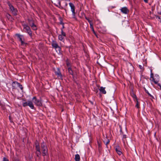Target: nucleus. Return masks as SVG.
Wrapping results in <instances>:
<instances>
[{
	"mask_svg": "<svg viewBox=\"0 0 161 161\" xmlns=\"http://www.w3.org/2000/svg\"><path fill=\"white\" fill-rule=\"evenodd\" d=\"M90 28L92 29V31H93V33L95 34H96V33L94 29V28H93V24L92 25H90Z\"/></svg>",
	"mask_w": 161,
	"mask_h": 161,
	"instance_id": "25",
	"label": "nucleus"
},
{
	"mask_svg": "<svg viewBox=\"0 0 161 161\" xmlns=\"http://www.w3.org/2000/svg\"><path fill=\"white\" fill-rule=\"evenodd\" d=\"M65 5H66V6H67V5H68V4H67V3H65Z\"/></svg>",
	"mask_w": 161,
	"mask_h": 161,
	"instance_id": "45",
	"label": "nucleus"
},
{
	"mask_svg": "<svg viewBox=\"0 0 161 161\" xmlns=\"http://www.w3.org/2000/svg\"><path fill=\"white\" fill-rule=\"evenodd\" d=\"M69 4L71 8V10L72 12L73 18L76 19V18L75 15L76 13L75 12V7L74 4L72 3H70Z\"/></svg>",
	"mask_w": 161,
	"mask_h": 161,
	"instance_id": "3",
	"label": "nucleus"
},
{
	"mask_svg": "<svg viewBox=\"0 0 161 161\" xmlns=\"http://www.w3.org/2000/svg\"><path fill=\"white\" fill-rule=\"evenodd\" d=\"M65 36H63L62 35H59L58 36V38L59 40L61 41H63L64 40V37Z\"/></svg>",
	"mask_w": 161,
	"mask_h": 161,
	"instance_id": "18",
	"label": "nucleus"
},
{
	"mask_svg": "<svg viewBox=\"0 0 161 161\" xmlns=\"http://www.w3.org/2000/svg\"><path fill=\"white\" fill-rule=\"evenodd\" d=\"M61 34H60L61 35H62L63 36H66V33L64 32L63 30H62V29H61Z\"/></svg>",
	"mask_w": 161,
	"mask_h": 161,
	"instance_id": "24",
	"label": "nucleus"
},
{
	"mask_svg": "<svg viewBox=\"0 0 161 161\" xmlns=\"http://www.w3.org/2000/svg\"><path fill=\"white\" fill-rule=\"evenodd\" d=\"M34 100L33 102L36 106L39 107H42V105L41 100L37 99L36 97H34L32 99Z\"/></svg>",
	"mask_w": 161,
	"mask_h": 161,
	"instance_id": "7",
	"label": "nucleus"
},
{
	"mask_svg": "<svg viewBox=\"0 0 161 161\" xmlns=\"http://www.w3.org/2000/svg\"><path fill=\"white\" fill-rule=\"evenodd\" d=\"M146 3H148V0H143Z\"/></svg>",
	"mask_w": 161,
	"mask_h": 161,
	"instance_id": "40",
	"label": "nucleus"
},
{
	"mask_svg": "<svg viewBox=\"0 0 161 161\" xmlns=\"http://www.w3.org/2000/svg\"><path fill=\"white\" fill-rule=\"evenodd\" d=\"M15 36L17 37L19 41L21 42V45L25 46L28 44L27 43L24 42V39L23 36L18 34H16Z\"/></svg>",
	"mask_w": 161,
	"mask_h": 161,
	"instance_id": "4",
	"label": "nucleus"
},
{
	"mask_svg": "<svg viewBox=\"0 0 161 161\" xmlns=\"http://www.w3.org/2000/svg\"><path fill=\"white\" fill-rule=\"evenodd\" d=\"M158 85L160 87V89L161 90V85L159 84H158Z\"/></svg>",
	"mask_w": 161,
	"mask_h": 161,
	"instance_id": "37",
	"label": "nucleus"
},
{
	"mask_svg": "<svg viewBox=\"0 0 161 161\" xmlns=\"http://www.w3.org/2000/svg\"><path fill=\"white\" fill-rule=\"evenodd\" d=\"M135 102H136V107L137 108H140L139 107V102H138V100H135Z\"/></svg>",
	"mask_w": 161,
	"mask_h": 161,
	"instance_id": "21",
	"label": "nucleus"
},
{
	"mask_svg": "<svg viewBox=\"0 0 161 161\" xmlns=\"http://www.w3.org/2000/svg\"><path fill=\"white\" fill-rule=\"evenodd\" d=\"M68 70L69 73V74L72 75L73 78H74L73 72L71 68L70 67L68 68Z\"/></svg>",
	"mask_w": 161,
	"mask_h": 161,
	"instance_id": "16",
	"label": "nucleus"
},
{
	"mask_svg": "<svg viewBox=\"0 0 161 161\" xmlns=\"http://www.w3.org/2000/svg\"><path fill=\"white\" fill-rule=\"evenodd\" d=\"M120 134L121 135H123V132L122 131V128H121V127L120 126Z\"/></svg>",
	"mask_w": 161,
	"mask_h": 161,
	"instance_id": "35",
	"label": "nucleus"
},
{
	"mask_svg": "<svg viewBox=\"0 0 161 161\" xmlns=\"http://www.w3.org/2000/svg\"><path fill=\"white\" fill-rule=\"evenodd\" d=\"M160 14L161 15V12H160Z\"/></svg>",
	"mask_w": 161,
	"mask_h": 161,
	"instance_id": "46",
	"label": "nucleus"
},
{
	"mask_svg": "<svg viewBox=\"0 0 161 161\" xmlns=\"http://www.w3.org/2000/svg\"><path fill=\"white\" fill-rule=\"evenodd\" d=\"M52 46L53 48H54L56 50L57 49L59 53L60 52L61 48L60 47L58 46L56 41H53L52 43Z\"/></svg>",
	"mask_w": 161,
	"mask_h": 161,
	"instance_id": "6",
	"label": "nucleus"
},
{
	"mask_svg": "<svg viewBox=\"0 0 161 161\" xmlns=\"http://www.w3.org/2000/svg\"><path fill=\"white\" fill-rule=\"evenodd\" d=\"M64 25H62V27L61 28V29H62V30H63V29H64Z\"/></svg>",
	"mask_w": 161,
	"mask_h": 161,
	"instance_id": "39",
	"label": "nucleus"
},
{
	"mask_svg": "<svg viewBox=\"0 0 161 161\" xmlns=\"http://www.w3.org/2000/svg\"><path fill=\"white\" fill-rule=\"evenodd\" d=\"M152 80L154 83L155 84H158V82L157 80H155V79L154 78L152 79Z\"/></svg>",
	"mask_w": 161,
	"mask_h": 161,
	"instance_id": "30",
	"label": "nucleus"
},
{
	"mask_svg": "<svg viewBox=\"0 0 161 161\" xmlns=\"http://www.w3.org/2000/svg\"><path fill=\"white\" fill-rule=\"evenodd\" d=\"M55 74L58 77L60 78H62V75L61 73L60 70L58 68L57 69V71H55Z\"/></svg>",
	"mask_w": 161,
	"mask_h": 161,
	"instance_id": "12",
	"label": "nucleus"
},
{
	"mask_svg": "<svg viewBox=\"0 0 161 161\" xmlns=\"http://www.w3.org/2000/svg\"><path fill=\"white\" fill-rule=\"evenodd\" d=\"M121 12L124 14H126L129 12V10L126 7H124L120 9Z\"/></svg>",
	"mask_w": 161,
	"mask_h": 161,
	"instance_id": "11",
	"label": "nucleus"
},
{
	"mask_svg": "<svg viewBox=\"0 0 161 161\" xmlns=\"http://www.w3.org/2000/svg\"><path fill=\"white\" fill-rule=\"evenodd\" d=\"M131 96L134 99V101H135L137 99L136 95L134 93H131Z\"/></svg>",
	"mask_w": 161,
	"mask_h": 161,
	"instance_id": "19",
	"label": "nucleus"
},
{
	"mask_svg": "<svg viewBox=\"0 0 161 161\" xmlns=\"http://www.w3.org/2000/svg\"><path fill=\"white\" fill-rule=\"evenodd\" d=\"M36 151H40V149L39 144H36Z\"/></svg>",
	"mask_w": 161,
	"mask_h": 161,
	"instance_id": "20",
	"label": "nucleus"
},
{
	"mask_svg": "<svg viewBox=\"0 0 161 161\" xmlns=\"http://www.w3.org/2000/svg\"><path fill=\"white\" fill-rule=\"evenodd\" d=\"M100 91L103 94H106V91L105 90V87H103V86H101L99 89Z\"/></svg>",
	"mask_w": 161,
	"mask_h": 161,
	"instance_id": "14",
	"label": "nucleus"
},
{
	"mask_svg": "<svg viewBox=\"0 0 161 161\" xmlns=\"http://www.w3.org/2000/svg\"><path fill=\"white\" fill-rule=\"evenodd\" d=\"M66 65L68 67L70 66V63L69 62V60L68 59H67V60H66Z\"/></svg>",
	"mask_w": 161,
	"mask_h": 161,
	"instance_id": "29",
	"label": "nucleus"
},
{
	"mask_svg": "<svg viewBox=\"0 0 161 161\" xmlns=\"http://www.w3.org/2000/svg\"><path fill=\"white\" fill-rule=\"evenodd\" d=\"M59 23L60 24H61L62 25H64V23L63 22V20L62 18H60V22Z\"/></svg>",
	"mask_w": 161,
	"mask_h": 161,
	"instance_id": "32",
	"label": "nucleus"
},
{
	"mask_svg": "<svg viewBox=\"0 0 161 161\" xmlns=\"http://www.w3.org/2000/svg\"><path fill=\"white\" fill-rule=\"evenodd\" d=\"M61 0H53L54 4L57 7H58L60 8L63 9L61 5Z\"/></svg>",
	"mask_w": 161,
	"mask_h": 161,
	"instance_id": "9",
	"label": "nucleus"
},
{
	"mask_svg": "<svg viewBox=\"0 0 161 161\" xmlns=\"http://www.w3.org/2000/svg\"><path fill=\"white\" fill-rule=\"evenodd\" d=\"M123 139H125L126 138V136L125 135H124L123 134Z\"/></svg>",
	"mask_w": 161,
	"mask_h": 161,
	"instance_id": "36",
	"label": "nucleus"
},
{
	"mask_svg": "<svg viewBox=\"0 0 161 161\" xmlns=\"http://www.w3.org/2000/svg\"><path fill=\"white\" fill-rule=\"evenodd\" d=\"M41 154L40 151H36V154L37 157H39L41 155Z\"/></svg>",
	"mask_w": 161,
	"mask_h": 161,
	"instance_id": "22",
	"label": "nucleus"
},
{
	"mask_svg": "<svg viewBox=\"0 0 161 161\" xmlns=\"http://www.w3.org/2000/svg\"><path fill=\"white\" fill-rule=\"evenodd\" d=\"M38 144V143H37V142H36L35 143L36 146V144Z\"/></svg>",
	"mask_w": 161,
	"mask_h": 161,
	"instance_id": "43",
	"label": "nucleus"
},
{
	"mask_svg": "<svg viewBox=\"0 0 161 161\" xmlns=\"http://www.w3.org/2000/svg\"><path fill=\"white\" fill-rule=\"evenodd\" d=\"M64 10L65 11L66 13H67V10L66 8H64Z\"/></svg>",
	"mask_w": 161,
	"mask_h": 161,
	"instance_id": "42",
	"label": "nucleus"
},
{
	"mask_svg": "<svg viewBox=\"0 0 161 161\" xmlns=\"http://www.w3.org/2000/svg\"><path fill=\"white\" fill-rule=\"evenodd\" d=\"M115 150L117 153L119 155H120L122 154V153L120 151V147L119 146H116V147L115 148Z\"/></svg>",
	"mask_w": 161,
	"mask_h": 161,
	"instance_id": "13",
	"label": "nucleus"
},
{
	"mask_svg": "<svg viewBox=\"0 0 161 161\" xmlns=\"http://www.w3.org/2000/svg\"><path fill=\"white\" fill-rule=\"evenodd\" d=\"M103 142L105 145H107L109 143V139H107V141H104Z\"/></svg>",
	"mask_w": 161,
	"mask_h": 161,
	"instance_id": "28",
	"label": "nucleus"
},
{
	"mask_svg": "<svg viewBox=\"0 0 161 161\" xmlns=\"http://www.w3.org/2000/svg\"><path fill=\"white\" fill-rule=\"evenodd\" d=\"M75 161H80V156L78 154L75 155Z\"/></svg>",
	"mask_w": 161,
	"mask_h": 161,
	"instance_id": "17",
	"label": "nucleus"
},
{
	"mask_svg": "<svg viewBox=\"0 0 161 161\" xmlns=\"http://www.w3.org/2000/svg\"><path fill=\"white\" fill-rule=\"evenodd\" d=\"M29 25L31 26L32 29L34 30H36V25L34 23L33 21L32 20L28 19Z\"/></svg>",
	"mask_w": 161,
	"mask_h": 161,
	"instance_id": "10",
	"label": "nucleus"
},
{
	"mask_svg": "<svg viewBox=\"0 0 161 161\" xmlns=\"http://www.w3.org/2000/svg\"><path fill=\"white\" fill-rule=\"evenodd\" d=\"M7 4L9 7V8L14 15L16 16L17 14L18 11L16 8H14L9 2H8Z\"/></svg>",
	"mask_w": 161,
	"mask_h": 161,
	"instance_id": "2",
	"label": "nucleus"
},
{
	"mask_svg": "<svg viewBox=\"0 0 161 161\" xmlns=\"http://www.w3.org/2000/svg\"><path fill=\"white\" fill-rule=\"evenodd\" d=\"M139 68H140L141 69L142 71H143L144 70V66L143 65H139Z\"/></svg>",
	"mask_w": 161,
	"mask_h": 161,
	"instance_id": "27",
	"label": "nucleus"
},
{
	"mask_svg": "<svg viewBox=\"0 0 161 161\" xmlns=\"http://www.w3.org/2000/svg\"><path fill=\"white\" fill-rule=\"evenodd\" d=\"M2 161H9L8 159L6 158V157H4L3 158Z\"/></svg>",
	"mask_w": 161,
	"mask_h": 161,
	"instance_id": "34",
	"label": "nucleus"
},
{
	"mask_svg": "<svg viewBox=\"0 0 161 161\" xmlns=\"http://www.w3.org/2000/svg\"><path fill=\"white\" fill-rule=\"evenodd\" d=\"M22 105L24 107H25L28 106L32 109H34V108L33 103L31 101H28L27 102H23L22 103Z\"/></svg>",
	"mask_w": 161,
	"mask_h": 161,
	"instance_id": "5",
	"label": "nucleus"
},
{
	"mask_svg": "<svg viewBox=\"0 0 161 161\" xmlns=\"http://www.w3.org/2000/svg\"><path fill=\"white\" fill-rule=\"evenodd\" d=\"M151 75H150V78L151 79H152L154 78L153 77V74L152 72V70L151 71Z\"/></svg>",
	"mask_w": 161,
	"mask_h": 161,
	"instance_id": "33",
	"label": "nucleus"
},
{
	"mask_svg": "<svg viewBox=\"0 0 161 161\" xmlns=\"http://www.w3.org/2000/svg\"><path fill=\"white\" fill-rule=\"evenodd\" d=\"M147 93L149 95H150V96H151V95L150 94H149L148 92H147Z\"/></svg>",
	"mask_w": 161,
	"mask_h": 161,
	"instance_id": "44",
	"label": "nucleus"
},
{
	"mask_svg": "<svg viewBox=\"0 0 161 161\" xmlns=\"http://www.w3.org/2000/svg\"><path fill=\"white\" fill-rule=\"evenodd\" d=\"M6 16L8 19H10V18H12L11 15L8 14H6Z\"/></svg>",
	"mask_w": 161,
	"mask_h": 161,
	"instance_id": "31",
	"label": "nucleus"
},
{
	"mask_svg": "<svg viewBox=\"0 0 161 161\" xmlns=\"http://www.w3.org/2000/svg\"><path fill=\"white\" fill-rule=\"evenodd\" d=\"M24 30L30 36H31L32 32L30 27L26 25H24Z\"/></svg>",
	"mask_w": 161,
	"mask_h": 161,
	"instance_id": "8",
	"label": "nucleus"
},
{
	"mask_svg": "<svg viewBox=\"0 0 161 161\" xmlns=\"http://www.w3.org/2000/svg\"><path fill=\"white\" fill-rule=\"evenodd\" d=\"M14 161H19V160L18 159H14Z\"/></svg>",
	"mask_w": 161,
	"mask_h": 161,
	"instance_id": "38",
	"label": "nucleus"
},
{
	"mask_svg": "<svg viewBox=\"0 0 161 161\" xmlns=\"http://www.w3.org/2000/svg\"><path fill=\"white\" fill-rule=\"evenodd\" d=\"M18 83V82H17L16 81H14L12 83V86L13 89H16V88L17 86H18L17 84Z\"/></svg>",
	"mask_w": 161,
	"mask_h": 161,
	"instance_id": "15",
	"label": "nucleus"
},
{
	"mask_svg": "<svg viewBox=\"0 0 161 161\" xmlns=\"http://www.w3.org/2000/svg\"><path fill=\"white\" fill-rule=\"evenodd\" d=\"M41 148L42 149V152L43 154V156H45L48 155L47 153L48 149L47 146L45 144L44 142H43L41 143Z\"/></svg>",
	"mask_w": 161,
	"mask_h": 161,
	"instance_id": "1",
	"label": "nucleus"
},
{
	"mask_svg": "<svg viewBox=\"0 0 161 161\" xmlns=\"http://www.w3.org/2000/svg\"><path fill=\"white\" fill-rule=\"evenodd\" d=\"M157 18H158V19H161V18H160V17L159 16H157Z\"/></svg>",
	"mask_w": 161,
	"mask_h": 161,
	"instance_id": "41",
	"label": "nucleus"
},
{
	"mask_svg": "<svg viewBox=\"0 0 161 161\" xmlns=\"http://www.w3.org/2000/svg\"><path fill=\"white\" fill-rule=\"evenodd\" d=\"M85 19L88 21V22L90 24V25L93 24L92 21L89 19L87 17H86Z\"/></svg>",
	"mask_w": 161,
	"mask_h": 161,
	"instance_id": "23",
	"label": "nucleus"
},
{
	"mask_svg": "<svg viewBox=\"0 0 161 161\" xmlns=\"http://www.w3.org/2000/svg\"><path fill=\"white\" fill-rule=\"evenodd\" d=\"M0 104L1 105H2V104H1V103H0Z\"/></svg>",
	"mask_w": 161,
	"mask_h": 161,
	"instance_id": "47",
	"label": "nucleus"
},
{
	"mask_svg": "<svg viewBox=\"0 0 161 161\" xmlns=\"http://www.w3.org/2000/svg\"><path fill=\"white\" fill-rule=\"evenodd\" d=\"M18 86L19 87L21 90L23 89V87L19 83H18Z\"/></svg>",
	"mask_w": 161,
	"mask_h": 161,
	"instance_id": "26",
	"label": "nucleus"
}]
</instances>
